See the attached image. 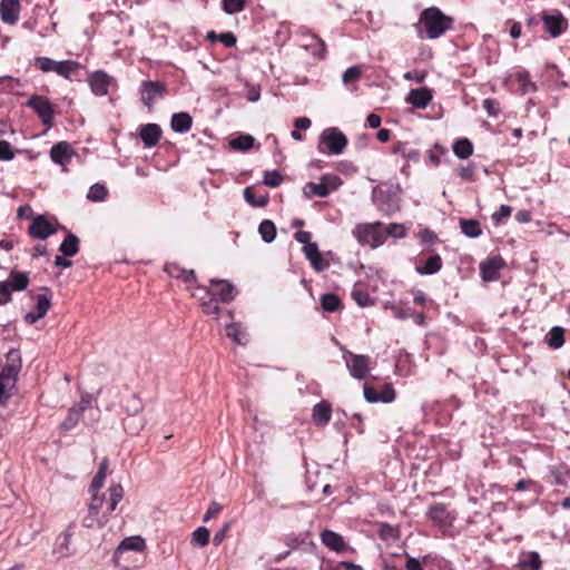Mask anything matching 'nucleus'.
I'll return each mask as SVG.
<instances>
[{
  "label": "nucleus",
  "instance_id": "nucleus-1",
  "mask_svg": "<svg viewBox=\"0 0 570 570\" xmlns=\"http://www.w3.org/2000/svg\"><path fill=\"white\" fill-rule=\"evenodd\" d=\"M106 494H92L87 503V513L81 524L87 529H102L110 520L112 512L122 500L125 491L120 483H112Z\"/></svg>",
  "mask_w": 570,
  "mask_h": 570
},
{
  "label": "nucleus",
  "instance_id": "nucleus-2",
  "mask_svg": "<svg viewBox=\"0 0 570 570\" xmlns=\"http://www.w3.org/2000/svg\"><path fill=\"white\" fill-rule=\"evenodd\" d=\"M236 287L226 279H210L209 286L197 285L191 296L196 298L206 315L218 316V303L228 304L235 299Z\"/></svg>",
  "mask_w": 570,
  "mask_h": 570
},
{
  "label": "nucleus",
  "instance_id": "nucleus-3",
  "mask_svg": "<svg viewBox=\"0 0 570 570\" xmlns=\"http://www.w3.org/2000/svg\"><path fill=\"white\" fill-rule=\"evenodd\" d=\"M453 26L454 19L433 6L420 13L416 31L421 39H438L452 30Z\"/></svg>",
  "mask_w": 570,
  "mask_h": 570
},
{
  "label": "nucleus",
  "instance_id": "nucleus-4",
  "mask_svg": "<svg viewBox=\"0 0 570 570\" xmlns=\"http://www.w3.org/2000/svg\"><path fill=\"white\" fill-rule=\"evenodd\" d=\"M347 144V137L337 128L331 127L322 131L317 149L322 154L341 155Z\"/></svg>",
  "mask_w": 570,
  "mask_h": 570
},
{
  "label": "nucleus",
  "instance_id": "nucleus-5",
  "mask_svg": "<svg viewBox=\"0 0 570 570\" xmlns=\"http://www.w3.org/2000/svg\"><path fill=\"white\" fill-rule=\"evenodd\" d=\"M353 235L361 245H368L373 248L382 245L386 240L383 224L380 222L373 224H358L353 229Z\"/></svg>",
  "mask_w": 570,
  "mask_h": 570
},
{
  "label": "nucleus",
  "instance_id": "nucleus-6",
  "mask_svg": "<svg viewBox=\"0 0 570 570\" xmlns=\"http://www.w3.org/2000/svg\"><path fill=\"white\" fill-rule=\"evenodd\" d=\"M26 106L31 108L37 114L42 125H45L47 128H51L53 126L56 111L47 97L32 95L26 102Z\"/></svg>",
  "mask_w": 570,
  "mask_h": 570
},
{
  "label": "nucleus",
  "instance_id": "nucleus-7",
  "mask_svg": "<svg viewBox=\"0 0 570 570\" xmlns=\"http://www.w3.org/2000/svg\"><path fill=\"white\" fill-rule=\"evenodd\" d=\"M342 351L350 374L356 380H364L370 372V357L355 354L346 348H342Z\"/></svg>",
  "mask_w": 570,
  "mask_h": 570
},
{
  "label": "nucleus",
  "instance_id": "nucleus-8",
  "mask_svg": "<svg viewBox=\"0 0 570 570\" xmlns=\"http://www.w3.org/2000/svg\"><path fill=\"white\" fill-rule=\"evenodd\" d=\"M541 20L543 22L544 30L552 37L557 38L561 36L568 29V20L563 17V14L553 10L551 12L543 11L541 13Z\"/></svg>",
  "mask_w": 570,
  "mask_h": 570
},
{
  "label": "nucleus",
  "instance_id": "nucleus-9",
  "mask_svg": "<svg viewBox=\"0 0 570 570\" xmlns=\"http://www.w3.org/2000/svg\"><path fill=\"white\" fill-rule=\"evenodd\" d=\"M363 394L368 403H392L396 399V392L392 383L383 384L380 391L373 385L365 383L363 385Z\"/></svg>",
  "mask_w": 570,
  "mask_h": 570
},
{
  "label": "nucleus",
  "instance_id": "nucleus-10",
  "mask_svg": "<svg viewBox=\"0 0 570 570\" xmlns=\"http://www.w3.org/2000/svg\"><path fill=\"white\" fill-rule=\"evenodd\" d=\"M19 367L14 364L6 365L0 372V404L10 396V391L16 386Z\"/></svg>",
  "mask_w": 570,
  "mask_h": 570
},
{
  "label": "nucleus",
  "instance_id": "nucleus-11",
  "mask_svg": "<svg viewBox=\"0 0 570 570\" xmlns=\"http://www.w3.org/2000/svg\"><path fill=\"white\" fill-rule=\"evenodd\" d=\"M167 92V88L159 81H142L140 85L141 101L149 109L154 107L156 98H163Z\"/></svg>",
  "mask_w": 570,
  "mask_h": 570
},
{
  "label": "nucleus",
  "instance_id": "nucleus-12",
  "mask_svg": "<svg viewBox=\"0 0 570 570\" xmlns=\"http://www.w3.org/2000/svg\"><path fill=\"white\" fill-rule=\"evenodd\" d=\"M56 232L57 228L43 215L36 216L28 227V234L37 239H47Z\"/></svg>",
  "mask_w": 570,
  "mask_h": 570
},
{
  "label": "nucleus",
  "instance_id": "nucleus-13",
  "mask_svg": "<svg viewBox=\"0 0 570 570\" xmlns=\"http://www.w3.org/2000/svg\"><path fill=\"white\" fill-rule=\"evenodd\" d=\"M505 266L501 256L490 257L480 264V273L485 282L498 281L501 276L500 271Z\"/></svg>",
  "mask_w": 570,
  "mask_h": 570
},
{
  "label": "nucleus",
  "instance_id": "nucleus-14",
  "mask_svg": "<svg viewBox=\"0 0 570 570\" xmlns=\"http://www.w3.org/2000/svg\"><path fill=\"white\" fill-rule=\"evenodd\" d=\"M164 271L173 278L181 279L189 289L195 291L198 285L194 269H185L177 263H167Z\"/></svg>",
  "mask_w": 570,
  "mask_h": 570
},
{
  "label": "nucleus",
  "instance_id": "nucleus-15",
  "mask_svg": "<svg viewBox=\"0 0 570 570\" xmlns=\"http://www.w3.org/2000/svg\"><path fill=\"white\" fill-rule=\"evenodd\" d=\"M21 3L20 0H1L0 1V19L3 23L14 26L20 19Z\"/></svg>",
  "mask_w": 570,
  "mask_h": 570
},
{
  "label": "nucleus",
  "instance_id": "nucleus-16",
  "mask_svg": "<svg viewBox=\"0 0 570 570\" xmlns=\"http://www.w3.org/2000/svg\"><path fill=\"white\" fill-rule=\"evenodd\" d=\"M112 77L106 73L104 70H97L90 73L88 77L90 89L96 96L108 95L109 86L112 83Z\"/></svg>",
  "mask_w": 570,
  "mask_h": 570
},
{
  "label": "nucleus",
  "instance_id": "nucleus-17",
  "mask_svg": "<svg viewBox=\"0 0 570 570\" xmlns=\"http://www.w3.org/2000/svg\"><path fill=\"white\" fill-rule=\"evenodd\" d=\"M428 518L436 525L449 527L452 524L454 517L448 510L444 503H434L429 508Z\"/></svg>",
  "mask_w": 570,
  "mask_h": 570
},
{
  "label": "nucleus",
  "instance_id": "nucleus-18",
  "mask_svg": "<svg viewBox=\"0 0 570 570\" xmlns=\"http://www.w3.org/2000/svg\"><path fill=\"white\" fill-rule=\"evenodd\" d=\"M433 99L432 90L428 87L411 89L405 100L417 109H425Z\"/></svg>",
  "mask_w": 570,
  "mask_h": 570
},
{
  "label": "nucleus",
  "instance_id": "nucleus-19",
  "mask_svg": "<svg viewBox=\"0 0 570 570\" xmlns=\"http://www.w3.org/2000/svg\"><path fill=\"white\" fill-rule=\"evenodd\" d=\"M146 548L145 540L139 535L125 538L114 552V561L119 564V559L124 552L138 551L141 552Z\"/></svg>",
  "mask_w": 570,
  "mask_h": 570
},
{
  "label": "nucleus",
  "instance_id": "nucleus-20",
  "mask_svg": "<svg viewBox=\"0 0 570 570\" xmlns=\"http://www.w3.org/2000/svg\"><path fill=\"white\" fill-rule=\"evenodd\" d=\"M75 150L67 141H59L51 147L50 158L55 164L66 166L70 163Z\"/></svg>",
  "mask_w": 570,
  "mask_h": 570
},
{
  "label": "nucleus",
  "instance_id": "nucleus-21",
  "mask_svg": "<svg viewBox=\"0 0 570 570\" xmlns=\"http://www.w3.org/2000/svg\"><path fill=\"white\" fill-rule=\"evenodd\" d=\"M161 135V128L157 124H146L139 127V137L146 148L157 146Z\"/></svg>",
  "mask_w": 570,
  "mask_h": 570
},
{
  "label": "nucleus",
  "instance_id": "nucleus-22",
  "mask_svg": "<svg viewBox=\"0 0 570 570\" xmlns=\"http://www.w3.org/2000/svg\"><path fill=\"white\" fill-rule=\"evenodd\" d=\"M36 301L35 309L27 313L24 316V321L28 324H35L40 318L45 317L51 306L50 299L43 294L37 295Z\"/></svg>",
  "mask_w": 570,
  "mask_h": 570
},
{
  "label": "nucleus",
  "instance_id": "nucleus-23",
  "mask_svg": "<svg viewBox=\"0 0 570 570\" xmlns=\"http://www.w3.org/2000/svg\"><path fill=\"white\" fill-rule=\"evenodd\" d=\"M321 541L326 548L337 553L344 552L347 548L344 538L332 530H324L321 533Z\"/></svg>",
  "mask_w": 570,
  "mask_h": 570
},
{
  "label": "nucleus",
  "instance_id": "nucleus-24",
  "mask_svg": "<svg viewBox=\"0 0 570 570\" xmlns=\"http://www.w3.org/2000/svg\"><path fill=\"white\" fill-rule=\"evenodd\" d=\"M332 417V405L327 401H321L313 407L312 419L315 425L325 426Z\"/></svg>",
  "mask_w": 570,
  "mask_h": 570
},
{
  "label": "nucleus",
  "instance_id": "nucleus-25",
  "mask_svg": "<svg viewBox=\"0 0 570 570\" xmlns=\"http://www.w3.org/2000/svg\"><path fill=\"white\" fill-rule=\"evenodd\" d=\"M226 336L238 345H246L249 341L246 330L240 323L236 322H232L226 326Z\"/></svg>",
  "mask_w": 570,
  "mask_h": 570
},
{
  "label": "nucleus",
  "instance_id": "nucleus-26",
  "mask_svg": "<svg viewBox=\"0 0 570 570\" xmlns=\"http://www.w3.org/2000/svg\"><path fill=\"white\" fill-rule=\"evenodd\" d=\"M171 129L176 132H187L193 126V118L188 112H177L171 116Z\"/></svg>",
  "mask_w": 570,
  "mask_h": 570
},
{
  "label": "nucleus",
  "instance_id": "nucleus-27",
  "mask_svg": "<svg viewBox=\"0 0 570 570\" xmlns=\"http://www.w3.org/2000/svg\"><path fill=\"white\" fill-rule=\"evenodd\" d=\"M4 283L9 285L10 292L23 291L29 285V277L27 273L13 269L10 272L8 281Z\"/></svg>",
  "mask_w": 570,
  "mask_h": 570
},
{
  "label": "nucleus",
  "instance_id": "nucleus-28",
  "mask_svg": "<svg viewBox=\"0 0 570 570\" xmlns=\"http://www.w3.org/2000/svg\"><path fill=\"white\" fill-rule=\"evenodd\" d=\"M443 266L442 258L439 254L431 255L423 266H416V272L421 275H432L441 271Z\"/></svg>",
  "mask_w": 570,
  "mask_h": 570
},
{
  "label": "nucleus",
  "instance_id": "nucleus-29",
  "mask_svg": "<svg viewBox=\"0 0 570 570\" xmlns=\"http://www.w3.org/2000/svg\"><path fill=\"white\" fill-rule=\"evenodd\" d=\"M59 250L66 257L75 256L79 252V238L69 233L60 244Z\"/></svg>",
  "mask_w": 570,
  "mask_h": 570
},
{
  "label": "nucleus",
  "instance_id": "nucleus-30",
  "mask_svg": "<svg viewBox=\"0 0 570 570\" xmlns=\"http://www.w3.org/2000/svg\"><path fill=\"white\" fill-rule=\"evenodd\" d=\"M80 68H81V65L78 61L62 60V61H57L55 72L57 75L61 76L62 78L70 80L71 75L75 71L79 70Z\"/></svg>",
  "mask_w": 570,
  "mask_h": 570
},
{
  "label": "nucleus",
  "instance_id": "nucleus-31",
  "mask_svg": "<svg viewBox=\"0 0 570 570\" xmlns=\"http://www.w3.org/2000/svg\"><path fill=\"white\" fill-rule=\"evenodd\" d=\"M519 566L521 570H541L542 561L538 552L531 551L522 556Z\"/></svg>",
  "mask_w": 570,
  "mask_h": 570
},
{
  "label": "nucleus",
  "instance_id": "nucleus-32",
  "mask_svg": "<svg viewBox=\"0 0 570 570\" xmlns=\"http://www.w3.org/2000/svg\"><path fill=\"white\" fill-rule=\"evenodd\" d=\"M453 153L460 159H468L473 154V144L468 138H460L453 144Z\"/></svg>",
  "mask_w": 570,
  "mask_h": 570
},
{
  "label": "nucleus",
  "instance_id": "nucleus-33",
  "mask_svg": "<svg viewBox=\"0 0 570 570\" xmlns=\"http://www.w3.org/2000/svg\"><path fill=\"white\" fill-rule=\"evenodd\" d=\"M460 227H461V232L465 236L471 237V238L479 237L482 234L481 225L475 219L461 218Z\"/></svg>",
  "mask_w": 570,
  "mask_h": 570
},
{
  "label": "nucleus",
  "instance_id": "nucleus-34",
  "mask_svg": "<svg viewBox=\"0 0 570 570\" xmlns=\"http://www.w3.org/2000/svg\"><path fill=\"white\" fill-rule=\"evenodd\" d=\"M547 344L553 350L560 348L564 344V328L552 327L548 334Z\"/></svg>",
  "mask_w": 570,
  "mask_h": 570
},
{
  "label": "nucleus",
  "instance_id": "nucleus-35",
  "mask_svg": "<svg viewBox=\"0 0 570 570\" xmlns=\"http://www.w3.org/2000/svg\"><path fill=\"white\" fill-rule=\"evenodd\" d=\"M321 305L325 312H336L342 307V302L336 294L327 293L322 295Z\"/></svg>",
  "mask_w": 570,
  "mask_h": 570
},
{
  "label": "nucleus",
  "instance_id": "nucleus-36",
  "mask_svg": "<svg viewBox=\"0 0 570 570\" xmlns=\"http://www.w3.org/2000/svg\"><path fill=\"white\" fill-rule=\"evenodd\" d=\"M82 407L81 406H73L69 410L66 419L63 420V422L61 423V429L63 431H69L71 429H73L79 420H80V416L82 414Z\"/></svg>",
  "mask_w": 570,
  "mask_h": 570
},
{
  "label": "nucleus",
  "instance_id": "nucleus-37",
  "mask_svg": "<svg viewBox=\"0 0 570 570\" xmlns=\"http://www.w3.org/2000/svg\"><path fill=\"white\" fill-rule=\"evenodd\" d=\"M244 198L254 207H265L268 203V195H256L253 187L244 189Z\"/></svg>",
  "mask_w": 570,
  "mask_h": 570
},
{
  "label": "nucleus",
  "instance_id": "nucleus-38",
  "mask_svg": "<svg viewBox=\"0 0 570 570\" xmlns=\"http://www.w3.org/2000/svg\"><path fill=\"white\" fill-rule=\"evenodd\" d=\"M258 232L266 243L273 242L276 237V226L269 219H265L259 224Z\"/></svg>",
  "mask_w": 570,
  "mask_h": 570
},
{
  "label": "nucleus",
  "instance_id": "nucleus-39",
  "mask_svg": "<svg viewBox=\"0 0 570 570\" xmlns=\"http://www.w3.org/2000/svg\"><path fill=\"white\" fill-rule=\"evenodd\" d=\"M254 137L250 135H240L230 140L229 145L235 150L247 151L254 146Z\"/></svg>",
  "mask_w": 570,
  "mask_h": 570
},
{
  "label": "nucleus",
  "instance_id": "nucleus-40",
  "mask_svg": "<svg viewBox=\"0 0 570 570\" xmlns=\"http://www.w3.org/2000/svg\"><path fill=\"white\" fill-rule=\"evenodd\" d=\"M303 191H304V195L307 197V198H312V197H315V196H318V197H326L328 196L327 195V189L325 186H323L322 181L316 184V183H306L304 188H303Z\"/></svg>",
  "mask_w": 570,
  "mask_h": 570
},
{
  "label": "nucleus",
  "instance_id": "nucleus-41",
  "mask_svg": "<svg viewBox=\"0 0 570 570\" xmlns=\"http://www.w3.org/2000/svg\"><path fill=\"white\" fill-rule=\"evenodd\" d=\"M108 195V190L104 185L95 184L89 188L87 198L92 202L105 200Z\"/></svg>",
  "mask_w": 570,
  "mask_h": 570
},
{
  "label": "nucleus",
  "instance_id": "nucleus-42",
  "mask_svg": "<svg viewBox=\"0 0 570 570\" xmlns=\"http://www.w3.org/2000/svg\"><path fill=\"white\" fill-rule=\"evenodd\" d=\"M57 61L48 57H36L33 66L42 72H50L56 70Z\"/></svg>",
  "mask_w": 570,
  "mask_h": 570
},
{
  "label": "nucleus",
  "instance_id": "nucleus-43",
  "mask_svg": "<svg viewBox=\"0 0 570 570\" xmlns=\"http://www.w3.org/2000/svg\"><path fill=\"white\" fill-rule=\"evenodd\" d=\"M352 297L361 307H366L374 304L368 293L361 288H354L352 292Z\"/></svg>",
  "mask_w": 570,
  "mask_h": 570
},
{
  "label": "nucleus",
  "instance_id": "nucleus-44",
  "mask_svg": "<svg viewBox=\"0 0 570 570\" xmlns=\"http://www.w3.org/2000/svg\"><path fill=\"white\" fill-rule=\"evenodd\" d=\"M323 186L327 189V195L331 191L337 190L338 187L343 184L342 179L336 175L326 174L321 177Z\"/></svg>",
  "mask_w": 570,
  "mask_h": 570
},
{
  "label": "nucleus",
  "instance_id": "nucleus-45",
  "mask_svg": "<svg viewBox=\"0 0 570 570\" xmlns=\"http://www.w3.org/2000/svg\"><path fill=\"white\" fill-rule=\"evenodd\" d=\"M246 0H223L222 7L226 13L233 14L245 8Z\"/></svg>",
  "mask_w": 570,
  "mask_h": 570
},
{
  "label": "nucleus",
  "instance_id": "nucleus-46",
  "mask_svg": "<svg viewBox=\"0 0 570 570\" xmlns=\"http://www.w3.org/2000/svg\"><path fill=\"white\" fill-rule=\"evenodd\" d=\"M209 530L205 527H199L193 532V542H195L199 547L207 546L209 542Z\"/></svg>",
  "mask_w": 570,
  "mask_h": 570
},
{
  "label": "nucleus",
  "instance_id": "nucleus-47",
  "mask_svg": "<svg viewBox=\"0 0 570 570\" xmlns=\"http://www.w3.org/2000/svg\"><path fill=\"white\" fill-rule=\"evenodd\" d=\"M512 208L509 205H501L499 210L492 214L491 219L495 226H500L511 216Z\"/></svg>",
  "mask_w": 570,
  "mask_h": 570
},
{
  "label": "nucleus",
  "instance_id": "nucleus-48",
  "mask_svg": "<svg viewBox=\"0 0 570 570\" xmlns=\"http://www.w3.org/2000/svg\"><path fill=\"white\" fill-rule=\"evenodd\" d=\"M105 480H106V475L96 473L95 476L92 478L90 485H89L88 493L90 495L104 494L102 492H100V490L102 489V487L105 484Z\"/></svg>",
  "mask_w": 570,
  "mask_h": 570
},
{
  "label": "nucleus",
  "instance_id": "nucleus-49",
  "mask_svg": "<svg viewBox=\"0 0 570 570\" xmlns=\"http://www.w3.org/2000/svg\"><path fill=\"white\" fill-rule=\"evenodd\" d=\"M283 181L282 175L277 170L265 171L264 184L268 187H278Z\"/></svg>",
  "mask_w": 570,
  "mask_h": 570
},
{
  "label": "nucleus",
  "instance_id": "nucleus-50",
  "mask_svg": "<svg viewBox=\"0 0 570 570\" xmlns=\"http://www.w3.org/2000/svg\"><path fill=\"white\" fill-rule=\"evenodd\" d=\"M483 108L487 110L488 115L491 117H497L501 112L500 102L493 98H487L483 101Z\"/></svg>",
  "mask_w": 570,
  "mask_h": 570
},
{
  "label": "nucleus",
  "instance_id": "nucleus-51",
  "mask_svg": "<svg viewBox=\"0 0 570 570\" xmlns=\"http://www.w3.org/2000/svg\"><path fill=\"white\" fill-rule=\"evenodd\" d=\"M308 262L311 263V266L313 267V269L316 272H323L330 266L328 261H326L323 257V254L321 252L318 254H316V256L311 258Z\"/></svg>",
  "mask_w": 570,
  "mask_h": 570
},
{
  "label": "nucleus",
  "instance_id": "nucleus-52",
  "mask_svg": "<svg viewBox=\"0 0 570 570\" xmlns=\"http://www.w3.org/2000/svg\"><path fill=\"white\" fill-rule=\"evenodd\" d=\"M458 175L465 181H474L475 180V167L472 164L468 166H461L458 169Z\"/></svg>",
  "mask_w": 570,
  "mask_h": 570
},
{
  "label": "nucleus",
  "instance_id": "nucleus-53",
  "mask_svg": "<svg viewBox=\"0 0 570 570\" xmlns=\"http://www.w3.org/2000/svg\"><path fill=\"white\" fill-rule=\"evenodd\" d=\"M384 233L386 234V236L390 235L395 238H402L406 236V228L402 224L393 223L389 225L387 229Z\"/></svg>",
  "mask_w": 570,
  "mask_h": 570
},
{
  "label": "nucleus",
  "instance_id": "nucleus-54",
  "mask_svg": "<svg viewBox=\"0 0 570 570\" xmlns=\"http://www.w3.org/2000/svg\"><path fill=\"white\" fill-rule=\"evenodd\" d=\"M426 556L423 557V560L421 562L419 559L406 554V562L404 568L405 570H424L423 564L426 562Z\"/></svg>",
  "mask_w": 570,
  "mask_h": 570
},
{
  "label": "nucleus",
  "instance_id": "nucleus-55",
  "mask_svg": "<svg viewBox=\"0 0 570 570\" xmlns=\"http://www.w3.org/2000/svg\"><path fill=\"white\" fill-rule=\"evenodd\" d=\"M14 153L12 151L11 145L7 140H0V160H12Z\"/></svg>",
  "mask_w": 570,
  "mask_h": 570
},
{
  "label": "nucleus",
  "instance_id": "nucleus-56",
  "mask_svg": "<svg viewBox=\"0 0 570 570\" xmlns=\"http://www.w3.org/2000/svg\"><path fill=\"white\" fill-rule=\"evenodd\" d=\"M417 236L423 243L429 244V245H432V244L439 242L438 235L429 228H424V229L420 230Z\"/></svg>",
  "mask_w": 570,
  "mask_h": 570
},
{
  "label": "nucleus",
  "instance_id": "nucleus-57",
  "mask_svg": "<svg viewBox=\"0 0 570 570\" xmlns=\"http://www.w3.org/2000/svg\"><path fill=\"white\" fill-rule=\"evenodd\" d=\"M361 77V69L356 66L350 67L343 73L344 83H350L352 81L357 80Z\"/></svg>",
  "mask_w": 570,
  "mask_h": 570
},
{
  "label": "nucleus",
  "instance_id": "nucleus-58",
  "mask_svg": "<svg viewBox=\"0 0 570 570\" xmlns=\"http://www.w3.org/2000/svg\"><path fill=\"white\" fill-rule=\"evenodd\" d=\"M379 534L382 539L386 540L396 537V530L389 523H382L379 529Z\"/></svg>",
  "mask_w": 570,
  "mask_h": 570
},
{
  "label": "nucleus",
  "instance_id": "nucleus-59",
  "mask_svg": "<svg viewBox=\"0 0 570 570\" xmlns=\"http://www.w3.org/2000/svg\"><path fill=\"white\" fill-rule=\"evenodd\" d=\"M236 41V36L230 31L219 33L218 42H222L226 48L234 47Z\"/></svg>",
  "mask_w": 570,
  "mask_h": 570
},
{
  "label": "nucleus",
  "instance_id": "nucleus-60",
  "mask_svg": "<svg viewBox=\"0 0 570 570\" xmlns=\"http://www.w3.org/2000/svg\"><path fill=\"white\" fill-rule=\"evenodd\" d=\"M223 507L219 503L213 501L205 513L204 521L207 522L210 519L217 517L220 513Z\"/></svg>",
  "mask_w": 570,
  "mask_h": 570
},
{
  "label": "nucleus",
  "instance_id": "nucleus-61",
  "mask_svg": "<svg viewBox=\"0 0 570 570\" xmlns=\"http://www.w3.org/2000/svg\"><path fill=\"white\" fill-rule=\"evenodd\" d=\"M230 530V524L229 523H225L220 530H218L215 535H214V539H213V543L215 546H219L226 538V534L227 532Z\"/></svg>",
  "mask_w": 570,
  "mask_h": 570
},
{
  "label": "nucleus",
  "instance_id": "nucleus-62",
  "mask_svg": "<svg viewBox=\"0 0 570 570\" xmlns=\"http://www.w3.org/2000/svg\"><path fill=\"white\" fill-rule=\"evenodd\" d=\"M11 301V292L9 285L4 282H0V305L7 304Z\"/></svg>",
  "mask_w": 570,
  "mask_h": 570
},
{
  "label": "nucleus",
  "instance_id": "nucleus-63",
  "mask_svg": "<svg viewBox=\"0 0 570 570\" xmlns=\"http://www.w3.org/2000/svg\"><path fill=\"white\" fill-rule=\"evenodd\" d=\"M306 259H311L313 258L314 256H316V254L320 253L318 250V246L316 243H311V244H307L306 246H303L302 248Z\"/></svg>",
  "mask_w": 570,
  "mask_h": 570
},
{
  "label": "nucleus",
  "instance_id": "nucleus-64",
  "mask_svg": "<svg viewBox=\"0 0 570 570\" xmlns=\"http://www.w3.org/2000/svg\"><path fill=\"white\" fill-rule=\"evenodd\" d=\"M334 570H364L361 566L350 561H341L336 564Z\"/></svg>",
  "mask_w": 570,
  "mask_h": 570
}]
</instances>
